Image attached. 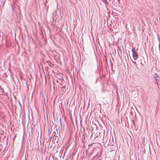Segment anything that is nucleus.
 <instances>
[{
    "label": "nucleus",
    "mask_w": 160,
    "mask_h": 160,
    "mask_svg": "<svg viewBox=\"0 0 160 160\" xmlns=\"http://www.w3.org/2000/svg\"><path fill=\"white\" fill-rule=\"evenodd\" d=\"M102 1L105 3L106 6L108 4V2L107 1V0H102Z\"/></svg>",
    "instance_id": "obj_3"
},
{
    "label": "nucleus",
    "mask_w": 160,
    "mask_h": 160,
    "mask_svg": "<svg viewBox=\"0 0 160 160\" xmlns=\"http://www.w3.org/2000/svg\"><path fill=\"white\" fill-rule=\"evenodd\" d=\"M95 72L96 74H98V75H99L98 70L97 69Z\"/></svg>",
    "instance_id": "obj_5"
},
{
    "label": "nucleus",
    "mask_w": 160,
    "mask_h": 160,
    "mask_svg": "<svg viewBox=\"0 0 160 160\" xmlns=\"http://www.w3.org/2000/svg\"><path fill=\"white\" fill-rule=\"evenodd\" d=\"M132 57L135 60H136L139 57L138 52H136L135 48L132 46Z\"/></svg>",
    "instance_id": "obj_1"
},
{
    "label": "nucleus",
    "mask_w": 160,
    "mask_h": 160,
    "mask_svg": "<svg viewBox=\"0 0 160 160\" xmlns=\"http://www.w3.org/2000/svg\"><path fill=\"white\" fill-rule=\"evenodd\" d=\"M154 78L155 79H156L158 78H159L158 77V74L156 73L154 74Z\"/></svg>",
    "instance_id": "obj_4"
},
{
    "label": "nucleus",
    "mask_w": 160,
    "mask_h": 160,
    "mask_svg": "<svg viewBox=\"0 0 160 160\" xmlns=\"http://www.w3.org/2000/svg\"><path fill=\"white\" fill-rule=\"evenodd\" d=\"M155 81L157 82L158 85H160V78H158L155 79Z\"/></svg>",
    "instance_id": "obj_2"
},
{
    "label": "nucleus",
    "mask_w": 160,
    "mask_h": 160,
    "mask_svg": "<svg viewBox=\"0 0 160 160\" xmlns=\"http://www.w3.org/2000/svg\"><path fill=\"white\" fill-rule=\"evenodd\" d=\"M132 62L133 63H135V64H136V61H135V62H134V61H132Z\"/></svg>",
    "instance_id": "obj_6"
}]
</instances>
